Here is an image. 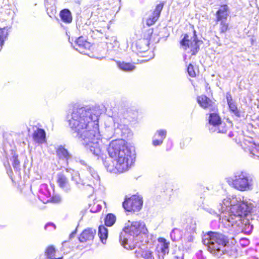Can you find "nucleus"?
I'll use <instances>...</instances> for the list:
<instances>
[{
    "label": "nucleus",
    "mask_w": 259,
    "mask_h": 259,
    "mask_svg": "<svg viewBox=\"0 0 259 259\" xmlns=\"http://www.w3.org/2000/svg\"><path fill=\"white\" fill-rule=\"evenodd\" d=\"M135 254L138 258L142 257L144 259H152L153 258L152 251L148 248L136 250Z\"/></svg>",
    "instance_id": "nucleus-20"
},
{
    "label": "nucleus",
    "mask_w": 259,
    "mask_h": 259,
    "mask_svg": "<svg viewBox=\"0 0 259 259\" xmlns=\"http://www.w3.org/2000/svg\"><path fill=\"white\" fill-rule=\"evenodd\" d=\"M143 57H147L146 55H143Z\"/></svg>",
    "instance_id": "nucleus-45"
},
{
    "label": "nucleus",
    "mask_w": 259,
    "mask_h": 259,
    "mask_svg": "<svg viewBox=\"0 0 259 259\" xmlns=\"http://www.w3.org/2000/svg\"><path fill=\"white\" fill-rule=\"evenodd\" d=\"M158 34L154 32L153 28H143L142 30L141 38L149 44L155 42L158 39Z\"/></svg>",
    "instance_id": "nucleus-11"
},
{
    "label": "nucleus",
    "mask_w": 259,
    "mask_h": 259,
    "mask_svg": "<svg viewBox=\"0 0 259 259\" xmlns=\"http://www.w3.org/2000/svg\"><path fill=\"white\" fill-rule=\"evenodd\" d=\"M116 220V218L114 214L108 213L104 219L105 225L107 227H111L115 224Z\"/></svg>",
    "instance_id": "nucleus-29"
},
{
    "label": "nucleus",
    "mask_w": 259,
    "mask_h": 259,
    "mask_svg": "<svg viewBox=\"0 0 259 259\" xmlns=\"http://www.w3.org/2000/svg\"><path fill=\"white\" fill-rule=\"evenodd\" d=\"M229 12V8L227 4L221 5L215 14V22L227 20Z\"/></svg>",
    "instance_id": "nucleus-13"
},
{
    "label": "nucleus",
    "mask_w": 259,
    "mask_h": 259,
    "mask_svg": "<svg viewBox=\"0 0 259 259\" xmlns=\"http://www.w3.org/2000/svg\"><path fill=\"white\" fill-rule=\"evenodd\" d=\"M200 40L197 39L186 48V51L190 53L191 56H195L200 50L199 45Z\"/></svg>",
    "instance_id": "nucleus-23"
},
{
    "label": "nucleus",
    "mask_w": 259,
    "mask_h": 259,
    "mask_svg": "<svg viewBox=\"0 0 259 259\" xmlns=\"http://www.w3.org/2000/svg\"><path fill=\"white\" fill-rule=\"evenodd\" d=\"M231 211L235 216L240 218L246 217L249 212L248 204L244 202L233 205L231 208Z\"/></svg>",
    "instance_id": "nucleus-10"
},
{
    "label": "nucleus",
    "mask_w": 259,
    "mask_h": 259,
    "mask_svg": "<svg viewBox=\"0 0 259 259\" xmlns=\"http://www.w3.org/2000/svg\"><path fill=\"white\" fill-rule=\"evenodd\" d=\"M144 226L140 222H133L130 225L124 227L122 230L125 233L134 237L138 236L144 230Z\"/></svg>",
    "instance_id": "nucleus-8"
},
{
    "label": "nucleus",
    "mask_w": 259,
    "mask_h": 259,
    "mask_svg": "<svg viewBox=\"0 0 259 259\" xmlns=\"http://www.w3.org/2000/svg\"><path fill=\"white\" fill-rule=\"evenodd\" d=\"M109 156L116 161H106L105 167L108 171L114 173H122L127 170L131 167L133 158L132 151L123 139L111 141L107 147Z\"/></svg>",
    "instance_id": "nucleus-2"
},
{
    "label": "nucleus",
    "mask_w": 259,
    "mask_h": 259,
    "mask_svg": "<svg viewBox=\"0 0 259 259\" xmlns=\"http://www.w3.org/2000/svg\"><path fill=\"white\" fill-rule=\"evenodd\" d=\"M203 242L207 246L210 253L221 255L223 254L224 248L229 242V239L221 233L209 231L204 234Z\"/></svg>",
    "instance_id": "nucleus-3"
},
{
    "label": "nucleus",
    "mask_w": 259,
    "mask_h": 259,
    "mask_svg": "<svg viewBox=\"0 0 259 259\" xmlns=\"http://www.w3.org/2000/svg\"><path fill=\"white\" fill-rule=\"evenodd\" d=\"M63 256H61V257H58V258H55V257H49V258H48V259H63Z\"/></svg>",
    "instance_id": "nucleus-42"
},
{
    "label": "nucleus",
    "mask_w": 259,
    "mask_h": 259,
    "mask_svg": "<svg viewBox=\"0 0 259 259\" xmlns=\"http://www.w3.org/2000/svg\"><path fill=\"white\" fill-rule=\"evenodd\" d=\"M76 46L77 50L83 52L84 50L90 49L91 44L84 39L83 37L80 36L76 40Z\"/></svg>",
    "instance_id": "nucleus-21"
},
{
    "label": "nucleus",
    "mask_w": 259,
    "mask_h": 259,
    "mask_svg": "<svg viewBox=\"0 0 259 259\" xmlns=\"http://www.w3.org/2000/svg\"><path fill=\"white\" fill-rule=\"evenodd\" d=\"M57 182L58 186L62 189H67L69 186L68 178L62 173L58 175Z\"/></svg>",
    "instance_id": "nucleus-22"
},
{
    "label": "nucleus",
    "mask_w": 259,
    "mask_h": 259,
    "mask_svg": "<svg viewBox=\"0 0 259 259\" xmlns=\"http://www.w3.org/2000/svg\"><path fill=\"white\" fill-rule=\"evenodd\" d=\"M18 189L19 190V191L20 193H22V188L20 187H18Z\"/></svg>",
    "instance_id": "nucleus-44"
},
{
    "label": "nucleus",
    "mask_w": 259,
    "mask_h": 259,
    "mask_svg": "<svg viewBox=\"0 0 259 259\" xmlns=\"http://www.w3.org/2000/svg\"><path fill=\"white\" fill-rule=\"evenodd\" d=\"M209 112L208 119L209 124L215 127L221 125L222 121L219 113L218 108L217 107L216 111H211Z\"/></svg>",
    "instance_id": "nucleus-18"
},
{
    "label": "nucleus",
    "mask_w": 259,
    "mask_h": 259,
    "mask_svg": "<svg viewBox=\"0 0 259 259\" xmlns=\"http://www.w3.org/2000/svg\"><path fill=\"white\" fill-rule=\"evenodd\" d=\"M142 206V198L138 195L125 196L122 202V206L125 211L134 213L139 211Z\"/></svg>",
    "instance_id": "nucleus-5"
},
{
    "label": "nucleus",
    "mask_w": 259,
    "mask_h": 259,
    "mask_svg": "<svg viewBox=\"0 0 259 259\" xmlns=\"http://www.w3.org/2000/svg\"><path fill=\"white\" fill-rule=\"evenodd\" d=\"M61 198L59 195H53L49 200L47 201L48 202H52L54 203H59L61 201Z\"/></svg>",
    "instance_id": "nucleus-35"
},
{
    "label": "nucleus",
    "mask_w": 259,
    "mask_h": 259,
    "mask_svg": "<svg viewBox=\"0 0 259 259\" xmlns=\"http://www.w3.org/2000/svg\"><path fill=\"white\" fill-rule=\"evenodd\" d=\"M224 248L225 250H223V254H227L235 258L242 256L247 252L246 249H241V248H239V246H237L235 244H230L229 242Z\"/></svg>",
    "instance_id": "nucleus-9"
},
{
    "label": "nucleus",
    "mask_w": 259,
    "mask_h": 259,
    "mask_svg": "<svg viewBox=\"0 0 259 259\" xmlns=\"http://www.w3.org/2000/svg\"><path fill=\"white\" fill-rule=\"evenodd\" d=\"M218 128V132L220 133H226L228 130V127L226 125V123L222 122L221 125L217 126Z\"/></svg>",
    "instance_id": "nucleus-36"
},
{
    "label": "nucleus",
    "mask_w": 259,
    "mask_h": 259,
    "mask_svg": "<svg viewBox=\"0 0 259 259\" xmlns=\"http://www.w3.org/2000/svg\"><path fill=\"white\" fill-rule=\"evenodd\" d=\"M8 35V30L5 28L0 29V47L2 48L5 41L7 39Z\"/></svg>",
    "instance_id": "nucleus-30"
},
{
    "label": "nucleus",
    "mask_w": 259,
    "mask_h": 259,
    "mask_svg": "<svg viewBox=\"0 0 259 259\" xmlns=\"http://www.w3.org/2000/svg\"><path fill=\"white\" fill-rule=\"evenodd\" d=\"M12 165L14 168H15L16 170H20V162L18 160V156L17 155H14L12 156Z\"/></svg>",
    "instance_id": "nucleus-33"
},
{
    "label": "nucleus",
    "mask_w": 259,
    "mask_h": 259,
    "mask_svg": "<svg viewBox=\"0 0 259 259\" xmlns=\"http://www.w3.org/2000/svg\"><path fill=\"white\" fill-rule=\"evenodd\" d=\"M227 182L230 186L240 191L250 189L252 185V179L244 171L236 172L233 176L227 178Z\"/></svg>",
    "instance_id": "nucleus-4"
},
{
    "label": "nucleus",
    "mask_w": 259,
    "mask_h": 259,
    "mask_svg": "<svg viewBox=\"0 0 259 259\" xmlns=\"http://www.w3.org/2000/svg\"><path fill=\"white\" fill-rule=\"evenodd\" d=\"M157 242L155 251L159 259H164V256L169 252L170 242L163 237H159Z\"/></svg>",
    "instance_id": "nucleus-7"
},
{
    "label": "nucleus",
    "mask_w": 259,
    "mask_h": 259,
    "mask_svg": "<svg viewBox=\"0 0 259 259\" xmlns=\"http://www.w3.org/2000/svg\"><path fill=\"white\" fill-rule=\"evenodd\" d=\"M249 143L250 144L249 146H248V147L244 146L243 148L245 150H248L250 153H252L253 151L252 149L253 148H254V144L252 142H249Z\"/></svg>",
    "instance_id": "nucleus-39"
},
{
    "label": "nucleus",
    "mask_w": 259,
    "mask_h": 259,
    "mask_svg": "<svg viewBox=\"0 0 259 259\" xmlns=\"http://www.w3.org/2000/svg\"><path fill=\"white\" fill-rule=\"evenodd\" d=\"M108 230L104 226H100L98 230V235L103 243H105L108 237Z\"/></svg>",
    "instance_id": "nucleus-28"
},
{
    "label": "nucleus",
    "mask_w": 259,
    "mask_h": 259,
    "mask_svg": "<svg viewBox=\"0 0 259 259\" xmlns=\"http://www.w3.org/2000/svg\"><path fill=\"white\" fill-rule=\"evenodd\" d=\"M174 259H184V254L183 253H179L177 255H175Z\"/></svg>",
    "instance_id": "nucleus-41"
},
{
    "label": "nucleus",
    "mask_w": 259,
    "mask_h": 259,
    "mask_svg": "<svg viewBox=\"0 0 259 259\" xmlns=\"http://www.w3.org/2000/svg\"><path fill=\"white\" fill-rule=\"evenodd\" d=\"M61 20L65 23H70L72 21V17L70 11L67 9L61 10L60 12Z\"/></svg>",
    "instance_id": "nucleus-24"
},
{
    "label": "nucleus",
    "mask_w": 259,
    "mask_h": 259,
    "mask_svg": "<svg viewBox=\"0 0 259 259\" xmlns=\"http://www.w3.org/2000/svg\"><path fill=\"white\" fill-rule=\"evenodd\" d=\"M56 153L59 159L68 160L70 155L67 150L62 146H60L56 150Z\"/></svg>",
    "instance_id": "nucleus-27"
},
{
    "label": "nucleus",
    "mask_w": 259,
    "mask_h": 259,
    "mask_svg": "<svg viewBox=\"0 0 259 259\" xmlns=\"http://www.w3.org/2000/svg\"><path fill=\"white\" fill-rule=\"evenodd\" d=\"M217 23L219 24V30L220 34H225L230 31L231 26L227 20L219 21Z\"/></svg>",
    "instance_id": "nucleus-25"
},
{
    "label": "nucleus",
    "mask_w": 259,
    "mask_h": 259,
    "mask_svg": "<svg viewBox=\"0 0 259 259\" xmlns=\"http://www.w3.org/2000/svg\"><path fill=\"white\" fill-rule=\"evenodd\" d=\"M117 65L120 69L124 71H132L136 68L134 64L124 61L119 62Z\"/></svg>",
    "instance_id": "nucleus-26"
},
{
    "label": "nucleus",
    "mask_w": 259,
    "mask_h": 259,
    "mask_svg": "<svg viewBox=\"0 0 259 259\" xmlns=\"http://www.w3.org/2000/svg\"><path fill=\"white\" fill-rule=\"evenodd\" d=\"M96 231L91 228L84 229L78 237L80 242H88L93 240L96 235Z\"/></svg>",
    "instance_id": "nucleus-16"
},
{
    "label": "nucleus",
    "mask_w": 259,
    "mask_h": 259,
    "mask_svg": "<svg viewBox=\"0 0 259 259\" xmlns=\"http://www.w3.org/2000/svg\"><path fill=\"white\" fill-rule=\"evenodd\" d=\"M226 99L229 111L234 114L236 117H240L242 112L238 108L236 102L233 100L230 93H226Z\"/></svg>",
    "instance_id": "nucleus-14"
},
{
    "label": "nucleus",
    "mask_w": 259,
    "mask_h": 259,
    "mask_svg": "<svg viewBox=\"0 0 259 259\" xmlns=\"http://www.w3.org/2000/svg\"><path fill=\"white\" fill-rule=\"evenodd\" d=\"M196 101L199 106L209 111H216L218 105L215 103V100L208 97L206 95L202 94L198 96L196 98Z\"/></svg>",
    "instance_id": "nucleus-6"
},
{
    "label": "nucleus",
    "mask_w": 259,
    "mask_h": 259,
    "mask_svg": "<svg viewBox=\"0 0 259 259\" xmlns=\"http://www.w3.org/2000/svg\"><path fill=\"white\" fill-rule=\"evenodd\" d=\"M198 39L196 30L193 29L192 33H186L183 34V38L180 41V44L183 49L186 51V48L191 44Z\"/></svg>",
    "instance_id": "nucleus-12"
},
{
    "label": "nucleus",
    "mask_w": 259,
    "mask_h": 259,
    "mask_svg": "<svg viewBox=\"0 0 259 259\" xmlns=\"http://www.w3.org/2000/svg\"><path fill=\"white\" fill-rule=\"evenodd\" d=\"M151 56H150V57H149V59H148L147 60H149V59H151Z\"/></svg>",
    "instance_id": "nucleus-46"
},
{
    "label": "nucleus",
    "mask_w": 259,
    "mask_h": 259,
    "mask_svg": "<svg viewBox=\"0 0 259 259\" xmlns=\"http://www.w3.org/2000/svg\"><path fill=\"white\" fill-rule=\"evenodd\" d=\"M56 253V249L52 245L48 246L45 251V254L48 258L54 257Z\"/></svg>",
    "instance_id": "nucleus-31"
},
{
    "label": "nucleus",
    "mask_w": 259,
    "mask_h": 259,
    "mask_svg": "<svg viewBox=\"0 0 259 259\" xmlns=\"http://www.w3.org/2000/svg\"><path fill=\"white\" fill-rule=\"evenodd\" d=\"M97 181H99L100 180L99 177L98 175H96V177H95Z\"/></svg>",
    "instance_id": "nucleus-43"
},
{
    "label": "nucleus",
    "mask_w": 259,
    "mask_h": 259,
    "mask_svg": "<svg viewBox=\"0 0 259 259\" xmlns=\"http://www.w3.org/2000/svg\"><path fill=\"white\" fill-rule=\"evenodd\" d=\"M172 191L173 189L170 187H168L166 188L165 191H163V192L165 193L164 195L170 197L173 194Z\"/></svg>",
    "instance_id": "nucleus-38"
},
{
    "label": "nucleus",
    "mask_w": 259,
    "mask_h": 259,
    "mask_svg": "<svg viewBox=\"0 0 259 259\" xmlns=\"http://www.w3.org/2000/svg\"><path fill=\"white\" fill-rule=\"evenodd\" d=\"M163 141V140L160 138L159 139H155L153 141L152 143L154 146H157L161 145Z\"/></svg>",
    "instance_id": "nucleus-40"
},
{
    "label": "nucleus",
    "mask_w": 259,
    "mask_h": 259,
    "mask_svg": "<svg viewBox=\"0 0 259 259\" xmlns=\"http://www.w3.org/2000/svg\"><path fill=\"white\" fill-rule=\"evenodd\" d=\"M187 72L189 75L192 77H195L196 76V71L194 66L192 64H189L187 67Z\"/></svg>",
    "instance_id": "nucleus-34"
},
{
    "label": "nucleus",
    "mask_w": 259,
    "mask_h": 259,
    "mask_svg": "<svg viewBox=\"0 0 259 259\" xmlns=\"http://www.w3.org/2000/svg\"><path fill=\"white\" fill-rule=\"evenodd\" d=\"M90 109L84 107L74 108L67 116L70 128L77 134V137L84 142L85 145L95 155L101 151L99 141L101 140L98 120L94 118Z\"/></svg>",
    "instance_id": "nucleus-1"
},
{
    "label": "nucleus",
    "mask_w": 259,
    "mask_h": 259,
    "mask_svg": "<svg viewBox=\"0 0 259 259\" xmlns=\"http://www.w3.org/2000/svg\"><path fill=\"white\" fill-rule=\"evenodd\" d=\"M157 135L160 137V139L164 140L166 137V131L164 130H160L158 131Z\"/></svg>",
    "instance_id": "nucleus-37"
},
{
    "label": "nucleus",
    "mask_w": 259,
    "mask_h": 259,
    "mask_svg": "<svg viewBox=\"0 0 259 259\" xmlns=\"http://www.w3.org/2000/svg\"><path fill=\"white\" fill-rule=\"evenodd\" d=\"M33 140L38 144L47 143L46 133L42 128H37L32 134Z\"/></svg>",
    "instance_id": "nucleus-17"
},
{
    "label": "nucleus",
    "mask_w": 259,
    "mask_h": 259,
    "mask_svg": "<svg viewBox=\"0 0 259 259\" xmlns=\"http://www.w3.org/2000/svg\"><path fill=\"white\" fill-rule=\"evenodd\" d=\"M150 44L140 38L136 42L135 50L138 54L146 53L149 50Z\"/></svg>",
    "instance_id": "nucleus-19"
},
{
    "label": "nucleus",
    "mask_w": 259,
    "mask_h": 259,
    "mask_svg": "<svg viewBox=\"0 0 259 259\" xmlns=\"http://www.w3.org/2000/svg\"><path fill=\"white\" fill-rule=\"evenodd\" d=\"M249 243L250 242L248 239L241 238L239 243L236 244L237 246H239V248H241V249H246L247 250L246 247L249 245Z\"/></svg>",
    "instance_id": "nucleus-32"
},
{
    "label": "nucleus",
    "mask_w": 259,
    "mask_h": 259,
    "mask_svg": "<svg viewBox=\"0 0 259 259\" xmlns=\"http://www.w3.org/2000/svg\"><path fill=\"white\" fill-rule=\"evenodd\" d=\"M164 4L161 3L156 5L154 10L152 13L151 16L149 17L146 20V24L148 26L153 25L158 19L160 17L161 12L163 9Z\"/></svg>",
    "instance_id": "nucleus-15"
}]
</instances>
